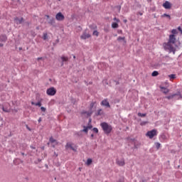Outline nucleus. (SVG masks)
<instances>
[{
  "instance_id": "5701e85b",
  "label": "nucleus",
  "mask_w": 182,
  "mask_h": 182,
  "mask_svg": "<svg viewBox=\"0 0 182 182\" xmlns=\"http://www.w3.org/2000/svg\"><path fill=\"white\" fill-rule=\"evenodd\" d=\"M89 129H90V127H84V129L82 130V132H84V133H87Z\"/></svg>"
},
{
  "instance_id": "c85d7f7f",
  "label": "nucleus",
  "mask_w": 182,
  "mask_h": 182,
  "mask_svg": "<svg viewBox=\"0 0 182 182\" xmlns=\"http://www.w3.org/2000/svg\"><path fill=\"white\" fill-rule=\"evenodd\" d=\"M124 39H126V38H124V37H118L117 38V41H119V42H120V41H124Z\"/></svg>"
},
{
  "instance_id": "4c0bfd02",
  "label": "nucleus",
  "mask_w": 182,
  "mask_h": 182,
  "mask_svg": "<svg viewBox=\"0 0 182 182\" xmlns=\"http://www.w3.org/2000/svg\"><path fill=\"white\" fill-rule=\"evenodd\" d=\"M117 32L118 33H122L123 31L122 30H118Z\"/></svg>"
},
{
  "instance_id": "9b49d317",
  "label": "nucleus",
  "mask_w": 182,
  "mask_h": 182,
  "mask_svg": "<svg viewBox=\"0 0 182 182\" xmlns=\"http://www.w3.org/2000/svg\"><path fill=\"white\" fill-rule=\"evenodd\" d=\"M163 6L164 8H165V9H171V4H170V2L168 1H166L165 3L163 4Z\"/></svg>"
},
{
  "instance_id": "412c9836",
  "label": "nucleus",
  "mask_w": 182,
  "mask_h": 182,
  "mask_svg": "<svg viewBox=\"0 0 182 182\" xmlns=\"http://www.w3.org/2000/svg\"><path fill=\"white\" fill-rule=\"evenodd\" d=\"M102 114H103V110L102 109H98L97 112V116H102Z\"/></svg>"
},
{
  "instance_id": "4be33fe9",
  "label": "nucleus",
  "mask_w": 182,
  "mask_h": 182,
  "mask_svg": "<svg viewBox=\"0 0 182 182\" xmlns=\"http://www.w3.org/2000/svg\"><path fill=\"white\" fill-rule=\"evenodd\" d=\"M92 113H93V112L90 111V112H82V114H87V116H92Z\"/></svg>"
},
{
  "instance_id": "f8f14e48",
  "label": "nucleus",
  "mask_w": 182,
  "mask_h": 182,
  "mask_svg": "<svg viewBox=\"0 0 182 182\" xmlns=\"http://www.w3.org/2000/svg\"><path fill=\"white\" fill-rule=\"evenodd\" d=\"M81 39H89V38H90V34L86 33V31H85L82 35L80 36Z\"/></svg>"
},
{
  "instance_id": "f03ea898",
  "label": "nucleus",
  "mask_w": 182,
  "mask_h": 182,
  "mask_svg": "<svg viewBox=\"0 0 182 182\" xmlns=\"http://www.w3.org/2000/svg\"><path fill=\"white\" fill-rule=\"evenodd\" d=\"M100 126L105 134H110V133H112V130H113L112 125L107 124V122L101 123Z\"/></svg>"
},
{
  "instance_id": "f704fd0d",
  "label": "nucleus",
  "mask_w": 182,
  "mask_h": 182,
  "mask_svg": "<svg viewBox=\"0 0 182 182\" xmlns=\"http://www.w3.org/2000/svg\"><path fill=\"white\" fill-rule=\"evenodd\" d=\"M93 132H95V133H99V129H97V128H94Z\"/></svg>"
},
{
  "instance_id": "a19ab883",
  "label": "nucleus",
  "mask_w": 182,
  "mask_h": 182,
  "mask_svg": "<svg viewBox=\"0 0 182 182\" xmlns=\"http://www.w3.org/2000/svg\"><path fill=\"white\" fill-rule=\"evenodd\" d=\"M159 147H160V144L159 143L157 144V149H159Z\"/></svg>"
},
{
  "instance_id": "6ab92c4d",
  "label": "nucleus",
  "mask_w": 182,
  "mask_h": 182,
  "mask_svg": "<svg viewBox=\"0 0 182 182\" xmlns=\"http://www.w3.org/2000/svg\"><path fill=\"white\" fill-rule=\"evenodd\" d=\"M50 142L58 144V141H56V139H53V137L50 138Z\"/></svg>"
},
{
  "instance_id": "bb28decb",
  "label": "nucleus",
  "mask_w": 182,
  "mask_h": 182,
  "mask_svg": "<svg viewBox=\"0 0 182 182\" xmlns=\"http://www.w3.org/2000/svg\"><path fill=\"white\" fill-rule=\"evenodd\" d=\"M151 76L153 77H156V76H159V72L157 71H154L151 74Z\"/></svg>"
},
{
  "instance_id": "0eeeda50",
  "label": "nucleus",
  "mask_w": 182,
  "mask_h": 182,
  "mask_svg": "<svg viewBox=\"0 0 182 182\" xmlns=\"http://www.w3.org/2000/svg\"><path fill=\"white\" fill-rule=\"evenodd\" d=\"M55 19L57 21H63L65 19V16L59 12L55 15Z\"/></svg>"
},
{
  "instance_id": "de8ad7c7",
  "label": "nucleus",
  "mask_w": 182,
  "mask_h": 182,
  "mask_svg": "<svg viewBox=\"0 0 182 182\" xmlns=\"http://www.w3.org/2000/svg\"><path fill=\"white\" fill-rule=\"evenodd\" d=\"M91 137H93V134L91 135Z\"/></svg>"
},
{
  "instance_id": "4468645a",
  "label": "nucleus",
  "mask_w": 182,
  "mask_h": 182,
  "mask_svg": "<svg viewBox=\"0 0 182 182\" xmlns=\"http://www.w3.org/2000/svg\"><path fill=\"white\" fill-rule=\"evenodd\" d=\"M161 93H164V95H167L170 92V90L167 87H161Z\"/></svg>"
},
{
  "instance_id": "7ed1b4c3",
  "label": "nucleus",
  "mask_w": 182,
  "mask_h": 182,
  "mask_svg": "<svg viewBox=\"0 0 182 182\" xmlns=\"http://www.w3.org/2000/svg\"><path fill=\"white\" fill-rule=\"evenodd\" d=\"M146 137H149V139H153L155 136H157V130L156 129H152L151 131H149L146 134Z\"/></svg>"
},
{
  "instance_id": "c03bdc74",
  "label": "nucleus",
  "mask_w": 182,
  "mask_h": 182,
  "mask_svg": "<svg viewBox=\"0 0 182 182\" xmlns=\"http://www.w3.org/2000/svg\"><path fill=\"white\" fill-rule=\"evenodd\" d=\"M124 23L127 22V20H124Z\"/></svg>"
},
{
  "instance_id": "2f4dec72",
  "label": "nucleus",
  "mask_w": 182,
  "mask_h": 182,
  "mask_svg": "<svg viewBox=\"0 0 182 182\" xmlns=\"http://www.w3.org/2000/svg\"><path fill=\"white\" fill-rule=\"evenodd\" d=\"M35 106H38V107H41L42 106V103L41 102H38L35 104Z\"/></svg>"
},
{
  "instance_id": "49530a36",
  "label": "nucleus",
  "mask_w": 182,
  "mask_h": 182,
  "mask_svg": "<svg viewBox=\"0 0 182 182\" xmlns=\"http://www.w3.org/2000/svg\"><path fill=\"white\" fill-rule=\"evenodd\" d=\"M31 149H35V147H33V146H31Z\"/></svg>"
},
{
  "instance_id": "f257e3e1",
  "label": "nucleus",
  "mask_w": 182,
  "mask_h": 182,
  "mask_svg": "<svg viewBox=\"0 0 182 182\" xmlns=\"http://www.w3.org/2000/svg\"><path fill=\"white\" fill-rule=\"evenodd\" d=\"M164 48L166 50H168L169 53H176V50L177 49V45H176V36L171 34L169 36V40L168 43L164 45Z\"/></svg>"
},
{
  "instance_id": "2eb2a0df",
  "label": "nucleus",
  "mask_w": 182,
  "mask_h": 182,
  "mask_svg": "<svg viewBox=\"0 0 182 182\" xmlns=\"http://www.w3.org/2000/svg\"><path fill=\"white\" fill-rule=\"evenodd\" d=\"M61 60H62L61 66H63V65H64L63 63L68 62V60H69V58H68V57L63 55V56H61Z\"/></svg>"
},
{
  "instance_id": "ddd939ff",
  "label": "nucleus",
  "mask_w": 182,
  "mask_h": 182,
  "mask_svg": "<svg viewBox=\"0 0 182 182\" xmlns=\"http://www.w3.org/2000/svg\"><path fill=\"white\" fill-rule=\"evenodd\" d=\"M9 106V104L6 103L4 105H2V110L5 112L6 113L9 112V108L8 107Z\"/></svg>"
},
{
  "instance_id": "c756f323",
  "label": "nucleus",
  "mask_w": 182,
  "mask_h": 182,
  "mask_svg": "<svg viewBox=\"0 0 182 182\" xmlns=\"http://www.w3.org/2000/svg\"><path fill=\"white\" fill-rule=\"evenodd\" d=\"M138 116H139V117H146V114H141V113H138Z\"/></svg>"
},
{
  "instance_id": "c9c22d12",
  "label": "nucleus",
  "mask_w": 182,
  "mask_h": 182,
  "mask_svg": "<svg viewBox=\"0 0 182 182\" xmlns=\"http://www.w3.org/2000/svg\"><path fill=\"white\" fill-rule=\"evenodd\" d=\"M114 21H116L117 23L120 22V20L117 18H114Z\"/></svg>"
},
{
  "instance_id": "1a4fd4ad",
  "label": "nucleus",
  "mask_w": 182,
  "mask_h": 182,
  "mask_svg": "<svg viewBox=\"0 0 182 182\" xmlns=\"http://www.w3.org/2000/svg\"><path fill=\"white\" fill-rule=\"evenodd\" d=\"M116 161H117V164L118 166H124V164H125V163H124V159H117L116 160Z\"/></svg>"
},
{
  "instance_id": "f3484780",
  "label": "nucleus",
  "mask_w": 182,
  "mask_h": 182,
  "mask_svg": "<svg viewBox=\"0 0 182 182\" xmlns=\"http://www.w3.org/2000/svg\"><path fill=\"white\" fill-rule=\"evenodd\" d=\"M161 18H166L168 21H170L171 19V16L170 15L164 14L161 16Z\"/></svg>"
},
{
  "instance_id": "cd10ccee",
  "label": "nucleus",
  "mask_w": 182,
  "mask_h": 182,
  "mask_svg": "<svg viewBox=\"0 0 182 182\" xmlns=\"http://www.w3.org/2000/svg\"><path fill=\"white\" fill-rule=\"evenodd\" d=\"M92 35H94V36H99V32L97 31H94Z\"/></svg>"
},
{
  "instance_id": "a878e982",
  "label": "nucleus",
  "mask_w": 182,
  "mask_h": 182,
  "mask_svg": "<svg viewBox=\"0 0 182 182\" xmlns=\"http://www.w3.org/2000/svg\"><path fill=\"white\" fill-rule=\"evenodd\" d=\"M92 161L91 159H88L86 162L87 166H90V164H92Z\"/></svg>"
},
{
  "instance_id": "37998d69",
  "label": "nucleus",
  "mask_w": 182,
  "mask_h": 182,
  "mask_svg": "<svg viewBox=\"0 0 182 182\" xmlns=\"http://www.w3.org/2000/svg\"><path fill=\"white\" fill-rule=\"evenodd\" d=\"M41 122H42V119L41 118H39L38 122L41 123Z\"/></svg>"
},
{
  "instance_id": "393cba45",
  "label": "nucleus",
  "mask_w": 182,
  "mask_h": 182,
  "mask_svg": "<svg viewBox=\"0 0 182 182\" xmlns=\"http://www.w3.org/2000/svg\"><path fill=\"white\" fill-rule=\"evenodd\" d=\"M96 105V102H92L90 105V109L92 110V107H95V105Z\"/></svg>"
},
{
  "instance_id": "a211bd4d",
  "label": "nucleus",
  "mask_w": 182,
  "mask_h": 182,
  "mask_svg": "<svg viewBox=\"0 0 182 182\" xmlns=\"http://www.w3.org/2000/svg\"><path fill=\"white\" fill-rule=\"evenodd\" d=\"M112 28H113V29H116V28H119V24L117 23H112Z\"/></svg>"
},
{
  "instance_id": "58836bf2",
  "label": "nucleus",
  "mask_w": 182,
  "mask_h": 182,
  "mask_svg": "<svg viewBox=\"0 0 182 182\" xmlns=\"http://www.w3.org/2000/svg\"><path fill=\"white\" fill-rule=\"evenodd\" d=\"M166 87H168V82H166Z\"/></svg>"
},
{
  "instance_id": "473e14b6",
  "label": "nucleus",
  "mask_w": 182,
  "mask_h": 182,
  "mask_svg": "<svg viewBox=\"0 0 182 182\" xmlns=\"http://www.w3.org/2000/svg\"><path fill=\"white\" fill-rule=\"evenodd\" d=\"M161 137V139H163V140H166V139H167V135L166 134H162Z\"/></svg>"
},
{
  "instance_id": "a18cd8bd",
  "label": "nucleus",
  "mask_w": 182,
  "mask_h": 182,
  "mask_svg": "<svg viewBox=\"0 0 182 182\" xmlns=\"http://www.w3.org/2000/svg\"><path fill=\"white\" fill-rule=\"evenodd\" d=\"M73 59H76V56L74 55V56H73Z\"/></svg>"
},
{
  "instance_id": "ea45409f",
  "label": "nucleus",
  "mask_w": 182,
  "mask_h": 182,
  "mask_svg": "<svg viewBox=\"0 0 182 182\" xmlns=\"http://www.w3.org/2000/svg\"><path fill=\"white\" fill-rule=\"evenodd\" d=\"M2 46H4V44L0 43V48H2Z\"/></svg>"
},
{
  "instance_id": "dca6fc26",
  "label": "nucleus",
  "mask_w": 182,
  "mask_h": 182,
  "mask_svg": "<svg viewBox=\"0 0 182 182\" xmlns=\"http://www.w3.org/2000/svg\"><path fill=\"white\" fill-rule=\"evenodd\" d=\"M8 38L5 35L0 36V42H6Z\"/></svg>"
},
{
  "instance_id": "20e7f679",
  "label": "nucleus",
  "mask_w": 182,
  "mask_h": 182,
  "mask_svg": "<svg viewBox=\"0 0 182 182\" xmlns=\"http://www.w3.org/2000/svg\"><path fill=\"white\" fill-rule=\"evenodd\" d=\"M46 93L48 96H55L56 95V89L55 87H50L47 90Z\"/></svg>"
},
{
  "instance_id": "39448f33",
  "label": "nucleus",
  "mask_w": 182,
  "mask_h": 182,
  "mask_svg": "<svg viewBox=\"0 0 182 182\" xmlns=\"http://www.w3.org/2000/svg\"><path fill=\"white\" fill-rule=\"evenodd\" d=\"M65 149L66 150H69V149H70L71 150H73V151H76L77 150L76 147H75V145L70 142L66 144Z\"/></svg>"
},
{
  "instance_id": "6e6552de",
  "label": "nucleus",
  "mask_w": 182,
  "mask_h": 182,
  "mask_svg": "<svg viewBox=\"0 0 182 182\" xmlns=\"http://www.w3.org/2000/svg\"><path fill=\"white\" fill-rule=\"evenodd\" d=\"M101 106H105V107H110V104L107 99H105L101 102Z\"/></svg>"
},
{
  "instance_id": "aec40b11",
  "label": "nucleus",
  "mask_w": 182,
  "mask_h": 182,
  "mask_svg": "<svg viewBox=\"0 0 182 182\" xmlns=\"http://www.w3.org/2000/svg\"><path fill=\"white\" fill-rule=\"evenodd\" d=\"M168 76L170 80H173V79H176V74H171Z\"/></svg>"
},
{
  "instance_id": "423d86ee",
  "label": "nucleus",
  "mask_w": 182,
  "mask_h": 182,
  "mask_svg": "<svg viewBox=\"0 0 182 182\" xmlns=\"http://www.w3.org/2000/svg\"><path fill=\"white\" fill-rule=\"evenodd\" d=\"M176 96L178 97V99H180V97H181V94L180 92H178L176 94H173L169 96H167V97H166V98L168 99V100H170L171 99H174V97H176Z\"/></svg>"
},
{
  "instance_id": "7c9ffc66",
  "label": "nucleus",
  "mask_w": 182,
  "mask_h": 182,
  "mask_svg": "<svg viewBox=\"0 0 182 182\" xmlns=\"http://www.w3.org/2000/svg\"><path fill=\"white\" fill-rule=\"evenodd\" d=\"M171 33H173L172 35H176V33H177V29H173V30L171 31Z\"/></svg>"
},
{
  "instance_id": "e433bc0d",
  "label": "nucleus",
  "mask_w": 182,
  "mask_h": 182,
  "mask_svg": "<svg viewBox=\"0 0 182 182\" xmlns=\"http://www.w3.org/2000/svg\"><path fill=\"white\" fill-rule=\"evenodd\" d=\"M178 31H180L181 33L182 34V29L181 27H178Z\"/></svg>"
},
{
  "instance_id": "b1692460",
  "label": "nucleus",
  "mask_w": 182,
  "mask_h": 182,
  "mask_svg": "<svg viewBox=\"0 0 182 182\" xmlns=\"http://www.w3.org/2000/svg\"><path fill=\"white\" fill-rule=\"evenodd\" d=\"M43 41H46L48 39V33H43Z\"/></svg>"
},
{
  "instance_id": "79ce46f5",
  "label": "nucleus",
  "mask_w": 182,
  "mask_h": 182,
  "mask_svg": "<svg viewBox=\"0 0 182 182\" xmlns=\"http://www.w3.org/2000/svg\"><path fill=\"white\" fill-rule=\"evenodd\" d=\"M31 105H34V106H35V105H36V103H35V102H31Z\"/></svg>"
},
{
  "instance_id": "72a5a7b5",
  "label": "nucleus",
  "mask_w": 182,
  "mask_h": 182,
  "mask_svg": "<svg viewBox=\"0 0 182 182\" xmlns=\"http://www.w3.org/2000/svg\"><path fill=\"white\" fill-rule=\"evenodd\" d=\"M41 110L42 112H46V108H45L44 107H41Z\"/></svg>"
},
{
  "instance_id": "9d476101",
  "label": "nucleus",
  "mask_w": 182,
  "mask_h": 182,
  "mask_svg": "<svg viewBox=\"0 0 182 182\" xmlns=\"http://www.w3.org/2000/svg\"><path fill=\"white\" fill-rule=\"evenodd\" d=\"M14 22L17 25H21V23H22V22H23V18H19L16 17L14 18Z\"/></svg>"
},
{
  "instance_id": "09e8293b",
  "label": "nucleus",
  "mask_w": 182,
  "mask_h": 182,
  "mask_svg": "<svg viewBox=\"0 0 182 182\" xmlns=\"http://www.w3.org/2000/svg\"><path fill=\"white\" fill-rule=\"evenodd\" d=\"M47 16V18H49V16Z\"/></svg>"
}]
</instances>
